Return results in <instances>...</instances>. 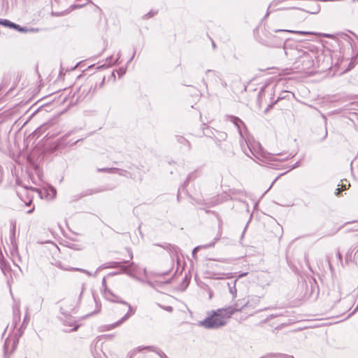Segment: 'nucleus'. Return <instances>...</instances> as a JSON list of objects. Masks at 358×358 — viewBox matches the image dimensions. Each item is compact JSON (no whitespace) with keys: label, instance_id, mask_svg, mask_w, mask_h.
Listing matches in <instances>:
<instances>
[{"label":"nucleus","instance_id":"17","mask_svg":"<svg viewBox=\"0 0 358 358\" xmlns=\"http://www.w3.org/2000/svg\"><path fill=\"white\" fill-rule=\"evenodd\" d=\"M28 321H29V317H28V315H26L24 316V321H23L22 325V327L19 329V331H20V333L19 336H21V335H22V332H23V331H22V328H25V327H26V326H27V323H28Z\"/></svg>","mask_w":358,"mask_h":358},{"label":"nucleus","instance_id":"23","mask_svg":"<svg viewBox=\"0 0 358 358\" xmlns=\"http://www.w3.org/2000/svg\"><path fill=\"white\" fill-rule=\"evenodd\" d=\"M126 72V69L124 67L120 68L117 71V73L119 74L120 77L123 76Z\"/></svg>","mask_w":358,"mask_h":358},{"label":"nucleus","instance_id":"44","mask_svg":"<svg viewBox=\"0 0 358 358\" xmlns=\"http://www.w3.org/2000/svg\"><path fill=\"white\" fill-rule=\"evenodd\" d=\"M83 289H84V287H82V292H83ZM82 294V293H80V294Z\"/></svg>","mask_w":358,"mask_h":358},{"label":"nucleus","instance_id":"27","mask_svg":"<svg viewBox=\"0 0 358 358\" xmlns=\"http://www.w3.org/2000/svg\"><path fill=\"white\" fill-rule=\"evenodd\" d=\"M99 192L98 190H89L88 192L86 194L87 195H89V194H94V193H97Z\"/></svg>","mask_w":358,"mask_h":358},{"label":"nucleus","instance_id":"3","mask_svg":"<svg viewBox=\"0 0 358 358\" xmlns=\"http://www.w3.org/2000/svg\"><path fill=\"white\" fill-rule=\"evenodd\" d=\"M102 285L104 287L103 296L106 300L112 302L120 303L128 308V311L120 320L108 326L107 330H110L115 328L116 327L120 326L122 322L129 319L131 315L134 314L135 310L130 306L129 303H128L127 301H122L119 296L113 293L111 289L107 287L105 278H103L102 280Z\"/></svg>","mask_w":358,"mask_h":358},{"label":"nucleus","instance_id":"5","mask_svg":"<svg viewBox=\"0 0 358 358\" xmlns=\"http://www.w3.org/2000/svg\"><path fill=\"white\" fill-rule=\"evenodd\" d=\"M127 263V262H124ZM123 262H113L107 264L106 268H117L120 267L122 273H126L133 278L138 272V266L134 263H131L129 266L122 265Z\"/></svg>","mask_w":358,"mask_h":358},{"label":"nucleus","instance_id":"34","mask_svg":"<svg viewBox=\"0 0 358 358\" xmlns=\"http://www.w3.org/2000/svg\"><path fill=\"white\" fill-rule=\"evenodd\" d=\"M134 55H135V52H134L132 56L131 57L130 59L129 60L128 63L130 62L134 57Z\"/></svg>","mask_w":358,"mask_h":358},{"label":"nucleus","instance_id":"22","mask_svg":"<svg viewBox=\"0 0 358 358\" xmlns=\"http://www.w3.org/2000/svg\"><path fill=\"white\" fill-rule=\"evenodd\" d=\"M94 303H96V309L93 312V313H97L101 310V304H99L96 300V299L94 297Z\"/></svg>","mask_w":358,"mask_h":358},{"label":"nucleus","instance_id":"42","mask_svg":"<svg viewBox=\"0 0 358 358\" xmlns=\"http://www.w3.org/2000/svg\"><path fill=\"white\" fill-rule=\"evenodd\" d=\"M268 108H265V111L266 112L268 110Z\"/></svg>","mask_w":358,"mask_h":358},{"label":"nucleus","instance_id":"33","mask_svg":"<svg viewBox=\"0 0 358 358\" xmlns=\"http://www.w3.org/2000/svg\"><path fill=\"white\" fill-rule=\"evenodd\" d=\"M337 256H338V259H339L340 260H341V259H342V256H341V254L340 253V252H338V253H337Z\"/></svg>","mask_w":358,"mask_h":358},{"label":"nucleus","instance_id":"12","mask_svg":"<svg viewBox=\"0 0 358 358\" xmlns=\"http://www.w3.org/2000/svg\"><path fill=\"white\" fill-rule=\"evenodd\" d=\"M17 343V338H8L4 343V350L6 353L13 352Z\"/></svg>","mask_w":358,"mask_h":358},{"label":"nucleus","instance_id":"39","mask_svg":"<svg viewBox=\"0 0 358 358\" xmlns=\"http://www.w3.org/2000/svg\"><path fill=\"white\" fill-rule=\"evenodd\" d=\"M341 189H346L345 185H343Z\"/></svg>","mask_w":358,"mask_h":358},{"label":"nucleus","instance_id":"40","mask_svg":"<svg viewBox=\"0 0 358 358\" xmlns=\"http://www.w3.org/2000/svg\"><path fill=\"white\" fill-rule=\"evenodd\" d=\"M77 328H78V326H75V327L73 328V329H72V330H76V329H77Z\"/></svg>","mask_w":358,"mask_h":358},{"label":"nucleus","instance_id":"21","mask_svg":"<svg viewBox=\"0 0 358 358\" xmlns=\"http://www.w3.org/2000/svg\"><path fill=\"white\" fill-rule=\"evenodd\" d=\"M76 270L77 271H79L82 273H84L85 274H87V275L89 276H95V274H93L92 273L88 271L87 270H85V269H83V268H76Z\"/></svg>","mask_w":358,"mask_h":358},{"label":"nucleus","instance_id":"45","mask_svg":"<svg viewBox=\"0 0 358 358\" xmlns=\"http://www.w3.org/2000/svg\"><path fill=\"white\" fill-rule=\"evenodd\" d=\"M37 358V357H36Z\"/></svg>","mask_w":358,"mask_h":358},{"label":"nucleus","instance_id":"37","mask_svg":"<svg viewBox=\"0 0 358 358\" xmlns=\"http://www.w3.org/2000/svg\"><path fill=\"white\" fill-rule=\"evenodd\" d=\"M33 210H34V208H32V209H31V210H28V211H27V213H32V212H33Z\"/></svg>","mask_w":358,"mask_h":358},{"label":"nucleus","instance_id":"6","mask_svg":"<svg viewBox=\"0 0 358 358\" xmlns=\"http://www.w3.org/2000/svg\"><path fill=\"white\" fill-rule=\"evenodd\" d=\"M292 157L291 154L287 153H270V169H276L278 165L275 164L273 162L276 161L282 162L289 158Z\"/></svg>","mask_w":358,"mask_h":358},{"label":"nucleus","instance_id":"16","mask_svg":"<svg viewBox=\"0 0 358 358\" xmlns=\"http://www.w3.org/2000/svg\"><path fill=\"white\" fill-rule=\"evenodd\" d=\"M215 241H213V242H212V243H209V244H208V245H204V246H197V247H196V248L193 250V251H192L193 255H194V253H195L198 250H199V249H201V248H210V247H213V246L215 245Z\"/></svg>","mask_w":358,"mask_h":358},{"label":"nucleus","instance_id":"7","mask_svg":"<svg viewBox=\"0 0 358 358\" xmlns=\"http://www.w3.org/2000/svg\"><path fill=\"white\" fill-rule=\"evenodd\" d=\"M144 349L156 352L161 358H167V356L164 352L154 346L138 347L137 348L134 349L133 352L129 353V358H131L133 354H134L136 352H140Z\"/></svg>","mask_w":358,"mask_h":358},{"label":"nucleus","instance_id":"32","mask_svg":"<svg viewBox=\"0 0 358 358\" xmlns=\"http://www.w3.org/2000/svg\"><path fill=\"white\" fill-rule=\"evenodd\" d=\"M340 192H341V189H340V188H338V189H336L335 194H336V195H338V194H339V193H340Z\"/></svg>","mask_w":358,"mask_h":358},{"label":"nucleus","instance_id":"38","mask_svg":"<svg viewBox=\"0 0 358 358\" xmlns=\"http://www.w3.org/2000/svg\"><path fill=\"white\" fill-rule=\"evenodd\" d=\"M246 275V273H243V274H241V275H239V278L243 277V276H244V275Z\"/></svg>","mask_w":358,"mask_h":358},{"label":"nucleus","instance_id":"24","mask_svg":"<svg viewBox=\"0 0 358 358\" xmlns=\"http://www.w3.org/2000/svg\"><path fill=\"white\" fill-rule=\"evenodd\" d=\"M156 13H157V12L151 10L145 15V18L151 17L154 16Z\"/></svg>","mask_w":358,"mask_h":358},{"label":"nucleus","instance_id":"26","mask_svg":"<svg viewBox=\"0 0 358 358\" xmlns=\"http://www.w3.org/2000/svg\"><path fill=\"white\" fill-rule=\"evenodd\" d=\"M178 141L180 143H188V142L182 136L180 137H178Z\"/></svg>","mask_w":358,"mask_h":358},{"label":"nucleus","instance_id":"28","mask_svg":"<svg viewBox=\"0 0 358 358\" xmlns=\"http://www.w3.org/2000/svg\"><path fill=\"white\" fill-rule=\"evenodd\" d=\"M164 310L169 312H171L173 310V308L171 306H166L164 307Z\"/></svg>","mask_w":358,"mask_h":358},{"label":"nucleus","instance_id":"35","mask_svg":"<svg viewBox=\"0 0 358 358\" xmlns=\"http://www.w3.org/2000/svg\"><path fill=\"white\" fill-rule=\"evenodd\" d=\"M120 56L118 55H117V59L115 60L114 63L117 62V61L120 59Z\"/></svg>","mask_w":358,"mask_h":358},{"label":"nucleus","instance_id":"31","mask_svg":"<svg viewBox=\"0 0 358 358\" xmlns=\"http://www.w3.org/2000/svg\"><path fill=\"white\" fill-rule=\"evenodd\" d=\"M226 137H227V134H225V133H222V134H220V138H225Z\"/></svg>","mask_w":358,"mask_h":358},{"label":"nucleus","instance_id":"36","mask_svg":"<svg viewBox=\"0 0 358 358\" xmlns=\"http://www.w3.org/2000/svg\"><path fill=\"white\" fill-rule=\"evenodd\" d=\"M268 8H267V10H266V15H265V17L268 16Z\"/></svg>","mask_w":358,"mask_h":358},{"label":"nucleus","instance_id":"11","mask_svg":"<svg viewBox=\"0 0 358 358\" xmlns=\"http://www.w3.org/2000/svg\"><path fill=\"white\" fill-rule=\"evenodd\" d=\"M266 310V308H264V310L257 312L255 313V322L259 325H262L267 322L268 320V314L264 312Z\"/></svg>","mask_w":358,"mask_h":358},{"label":"nucleus","instance_id":"43","mask_svg":"<svg viewBox=\"0 0 358 358\" xmlns=\"http://www.w3.org/2000/svg\"><path fill=\"white\" fill-rule=\"evenodd\" d=\"M130 257H131V259L133 257L132 254L130 255Z\"/></svg>","mask_w":358,"mask_h":358},{"label":"nucleus","instance_id":"30","mask_svg":"<svg viewBox=\"0 0 358 358\" xmlns=\"http://www.w3.org/2000/svg\"><path fill=\"white\" fill-rule=\"evenodd\" d=\"M275 227L276 229L278 230L279 232L280 233L282 231V227L280 226H279L278 224H276Z\"/></svg>","mask_w":358,"mask_h":358},{"label":"nucleus","instance_id":"4","mask_svg":"<svg viewBox=\"0 0 358 358\" xmlns=\"http://www.w3.org/2000/svg\"><path fill=\"white\" fill-rule=\"evenodd\" d=\"M296 52L297 59L296 61V64L297 69H301V70L305 71L309 70L314 66V52H304L302 50H296Z\"/></svg>","mask_w":358,"mask_h":358},{"label":"nucleus","instance_id":"1","mask_svg":"<svg viewBox=\"0 0 358 358\" xmlns=\"http://www.w3.org/2000/svg\"><path fill=\"white\" fill-rule=\"evenodd\" d=\"M229 120L237 127L239 135L241 138V146L244 153L252 158L250 154L254 156L257 162L262 166H266L268 164V157L266 152H264L259 142L255 141L248 133L243 122L238 117L229 116Z\"/></svg>","mask_w":358,"mask_h":358},{"label":"nucleus","instance_id":"29","mask_svg":"<svg viewBox=\"0 0 358 358\" xmlns=\"http://www.w3.org/2000/svg\"><path fill=\"white\" fill-rule=\"evenodd\" d=\"M110 65H111V63H110V62H109L108 64H103V65L99 66L97 67V69H101V68H102V67H103V66H106L108 67V66H110Z\"/></svg>","mask_w":358,"mask_h":358},{"label":"nucleus","instance_id":"25","mask_svg":"<svg viewBox=\"0 0 358 358\" xmlns=\"http://www.w3.org/2000/svg\"><path fill=\"white\" fill-rule=\"evenodd\" d=\"M294 32L297 33L299 34H301V35L314 34L313 32H308V31H294Z\"/></svg>","mask_w":358,"mask_h":358},{"label":"nucleus","instance_id":"8","mask_svg":"<svg viewBox=\"0 0 358 358\" xmlns=\"http://www.w3.org/2000/svg\"><path fill=\"white\" fill-rule=\"evenodd\" d=\"M329 301L332 303H337L341 300V292L339 286H334L328 294Z\"/></svg>","mask_w":358,"mask_h":358},{"label":"nucleus","instance_id":"2","mask_svg":"<svg viewBox=\"0 0 358 358\" xmlns=\"http://www.w3.org/2000/svg\"><path fill=\"white\" fill-rule=\"evenodd\" d=\"M238 308L229 306L225 308H220L216 310H211L207 313V316L203 320L198 322V325L206 329H217L227 324L228 320Z\"/></svg>","mask_w":358,"mask_h":358},{"label":"nucleus","instance_id":"41","mask_svg":"<svg viewBox=\"0 0 358 358\" xmlns=\"http://www.w3.org/2000/svg\"><path fill=\"white\" fill-rule=\"evenodd\" d=\"M245 230H246V227H245V228H244V231H245ZM243 232H245V231H243ZM243 234H244V233H243ZM243 234H242L241 238H243Z\"/></svg>","mask_w":358,"mask_h":358},{"label":"nucleus","instance_id":"14","mask_svg":"<svg viewBox=\"0 0 358 358\" xmlns=\"http://www.w3.org/2000/svg\"><path fill=\"white\" fill-rule=\"evenodd\" d=\"M0 24L2 25H4V26L9 27H13V28H18L19 27V25H17L15 23H13L7 20H3L0 21Z\"/></svg>","mask_w":358,"mask_h":358},{"label":"nucleus","instance_id":"18","mask_svg":"<svg viewBox=\"0 0 358 358\" xmlns=\"http://www.w3.org/2000/svg\"><path fill=\"white\" fill-rule=\"evenodd\" d=\"M15 29H17L18 31H22V32H27V31H32V32H34V31H38V29L31 28V29H26V28H24V27H20V26H19V27H18V28H15Z\"/></svg>","mask_w":358,"mask_h":358},{"label":"nucleus","instance_id":"19","mask_svg":"<svg viewBox=\"0 0 358 358\" xmlns=\"http://www.w3.org/2000/svg\"><path fill=\"white\" fill-rule=\"evenodd\" d=\"M98 171L108 172V173H115L116 171H117V169H116V168H106V169H99Z\"/></svg>","mask_w":358,"mask_h":358},{"label":"nucleus","instance_id":"10","mask_svg":"<svg viewBox=\"0 0 358 358\" xmlns=\"http://www.w3.org/2000/svg\"><path fill=\"white\" fill-rule=\"evenodd\" d=\"M256 37L258 38V40L262 43H264L266 42L267 39V32L265 27V25L260 24L255 31Z\"/></svg>","mask_w":358,"mask_h":358},{"label":"nucleus","instance_id":"9","mask_svg":"<svg viewBox=\"0 0 358 358\" xmlns=\"http://www.w3.org/2000/svg\"><path fill=\"white\" fill-rule=\"evenodd\" d=\"M13 318L11 329H14L17 327V324L20 322L21 319L20 303H16L13 306Z\"/></svg>","mask_w":358,"mask_h":358},{"label":"nucleus","instance_id":"13","mask_svg":"<svg viewBox=\"0 0 358 358\" xmlns=\"http://www.w3.org/2000/svg\"><path fill=\"white\" fill-rule=\"evenodd\" d=\"M262 303V299L259 296H253L252 297L248 302L245 303L246 306L255 308H257Z\"/></svg>","mask_w":358,"mask_h":358},{"label":"nucleus","instance_id":"15","mask_svg":"<svg viewBox=\"0 0 358 358\" xmlns=\"http://www.w3.org/2000/svg\"><path fill=\"white\" fill-rule=\"evenodd\" d=\"M270 358H294L292 356L284 354H270Z\"/></svg>","mask_w":358,"mask_h":358},{"label":"nucleus","instance_id":"20","mask_svg":"<svg viewBox=\"0 0 358 358\" xmlns=\"http://www.w3.org/2000/svg\"><path fill=\"white\" fill-rule=\"evenodd\" d=\"M228 285L229 287V292L232 294L233 297H235L236 296V289L235 287V284L234 285V287H230L229 283H228Z\"/></svg>","mask_w":358,"mask_h":358}]
</instances>
